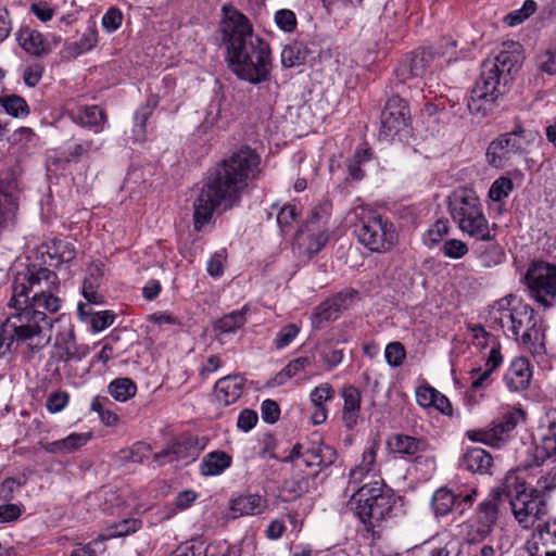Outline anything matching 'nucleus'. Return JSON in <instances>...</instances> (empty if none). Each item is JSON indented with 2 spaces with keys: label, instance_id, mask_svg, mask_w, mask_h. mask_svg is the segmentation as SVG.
Wrapping results in <instances>:
<instances>
[{
  "label": "nucleus",
  "instance_id": "obj_1",
  "mask_svg": "<svg viewBox=\"0 0 556 556\" xmlns=\"http://www.w3.org/2000/svg\"><path fill=\"white\" fill-rule=\"evenodd\" d=\"M261 175V156L243 147L217 163L203 182L193 201V228L201 231L211 223L214 212L229 211L240 205L249 184Z\"/></svg>",
  "mask_w": 556,
  "mask_h": 556
},
{
  "label": "nucleus",
  "instance_id": "obj_2",
  "mask_svg": "<svg viewBox=\"0 0 556 556\" xmlns=\"http://www.w3.org/2000/svg\"><path fill=\"white\" fill-rule=\"evenodd\" d=\"M218 31L228 67L239 79L253 85L269 80L273 70L269 42L254 33L247 15L231 4L223 5Z\"/></svg>",
  "mask_w": 556,
  "mask_h": 556
},
{
  "label": "nucleus",
  "instance_id": "obj_3",
  "mask_svg": "<svg viewBox=\"0 0 556 556\" xmlns=\"http://www.w3.org/2000/svg\"><path fill=\"white\" fill-rule=\"evenodd\" d=\"M9 306L11 313L0 327V357H5L16 350L39 351L50 341L45 329L51 326L45 312L36 311L28 305Z\"/></svg>",
  "mask_w": 556,
  "mask_h": 556
},
{
  "label": "nucleus",
  "instance_id": "obj_4",
  "mask_svg": "<svg viewBox=\"0 0 556 556\" xmlns=\"http://www.w3.org/2000/svg\"><path fill=\"white\" fill-rule=\"evenodd\" d=\"M60 280L48 267L31 265L18 273L12 286V305H28L36 311L53 314L60 311Z\"/></svg>",
  "mask_w": 556,
  "mask_h": 556
},
{
  "label": "nucleus",
  "instance_id": "obj_5",
  "mask_svg": "<svg viewBox=\"0 0 556 556\" xmlns=\"http://www.w3.org/2000/svg\"><path fill=\"white\" fill-rule=\"evenodd\" d=\"M351 501L355 503V514L366 530L376 535V528L391 516L396 502L395 494L382 480H372L363 485L351 486Z\"/></svg>",
  "mask_w": 556,
  "mask_h": 556
},
{
  "label": "nucleus",
  "instance_id": "obj_6",
  "mask_svg": "<svg viewBox=\"0 0 556 556\" xmlns=\"http://www.w3.org/2000/svg\"><path fill=\"white\" fill-rule=\"evenodd\" d=\"M448 212L458 229L476 240L492 238V230H496V224L490 227L484 215L479 197L473 190H456L448 201Z\"/></svg>",
  "mask_w": 556,
  "mask_h": 556
},
{
  "label": "nucleus",
  "instance_id": "obj_7",
  "mask_svg": "<svg viewBox=\"0 0 556 556\" xmlns=\"http://www.w3.org/2000/svg\"><path fill=\"white\" fill-rule=\"evenodd\" d=\"M504 491L510 497L509 504L515 519L529 528L535 520H542L548 514V505L534 486L527 483L516 473H508L504 481Z\"/></svg>",
  "mask_w": 556,
  "mask_h": 556
},
{
  "label": "nucleus",
  "instance_id": "obj_8",
  "mask_svg": "<svg viewBox=\"0 0 556 556\" xmlns=\"http://www.w3.org/2000/svg\"><path fill=\"white\" fill-rule=\"evenodd\" d=\"M357 215L355 233L366 249L375 253H386L396 245L399 233L395 225L387 216L366 207H361Z\"/></svg>",
  "mask_w": 556,
  "mask_h": 556
},
{
  "label": "nucleus",
  "instance_id": "obj_9",
  "mask_svg": "<svg viewBox=\"0 0 556 556\" xmlns=\"http://www.w3.org/2000/svg\"><path fill=\"white\" fill-rule=\"evenodd\" d=\"M517 63V58L509 51H501L494 59H486L481 65V73L473 89L488 93L497 100L504 92L507 76Z\"/></svg>",
  "mask_w": 556,
  "mask_h": 556
},
{
  "label": "nucleus",
  "instance_id": "obj_10",
  "mask_svg": "<svg viewBox=\"0 0 556 556\" xmlns=\"http://www.w3.org/2000/svg\"><path fill=\"white\" fill-rule=\"evenodd\" d=\"M526 282L531 296L545 307L556 301V264L533 262L527 270Z\"/></svg>",
  "mask_w": 556,
  "mask_h": 556
},
{
  "label": "nucleus",
  "instance_id": "obj_11",
  "mask_svg": "<svg viewBox=\"0 0 556 556\" xmlns=\"http://www.w3.org/2000/svg\"><path fill=\"white\" fill-rule=\"evenodd\" d=\"M410 129L412 115L408 103L399 96L388 99L380 116V138L389 141L396 136H407Z\"/></svg>",
  "mask_w": 556,
  "mask_h": 556
},
{
  "label": "nucleus",
  "instance_id": "obj_12",
  "mask_svg": "<svg viewBox=\"0 0 556 556\" xmlns=\"http://www.w3.org/2000/svg\"><path fill=\"white\" fill-rule=\"evenodd\" d=\"M56 321L60 324V330L55 334L54 346L61 357H65V361L60 363L55 370H65L68 366V361H79L89 354L88 345H78L75 341L74 326L71 323V318L65 315H61Z\"/></svg>",
  "mask_w": 556,
  "mask_h": 556
},
{
  "label": "nucleus",
  "instance_id": "obj_13",
  "mask_svg": "<svg viewBox=\"0 0 556 556\" xmlns=\"http://www.w3.org/2000/svg\"><path fill=\"white\" fill-rule=\"evenodd\" d=\"M477 494L476 489L462 496V494H456L448 488H440L431 497V508L435 517H445L452 513L453 508L460 509L459 513L463 514L465 506L471 505Z\"/></svg>",
  "mask_w": 556,
  "mask_h": 556
},
{
  "label": "nucleus",
  "instance_id": "obj_14",
  "mask_svg": "<svg viewBox=\"0 0 556 556\" xmlns=\"http://www.w3.org/2000/svg\"><path fill=\"white\" fill-rule=\"evenodd\" d=\"M522 150V143L514 134H503L486 150V160L495 168H504L510 155Z\"/></svg>",
  "mask_w": 556,
  "mask_h": 556
},
{
  "label": "nucleus",
  "instance_id": "obj_15",
  "mask_svg": "<svg viewBox=\"0 0 556 556\" xmlns=\"http://www.w3.org/2000/svg\"><path fill=\"white\" fill-rule=\"evenodd\" d=\"M434 55V52L425 49L414 52L413 55L396 70L399 79L405 83L410 78H422L431 68Z\"/></svg>",
  "mask_w": 556,
  "mask_h": 556
},
{
  "label": "nucleus",
  "instance_id": "obj_16",
  "mask_svg": "<svg viewBox=\"0 0 556 556\" xmlns=\"http://www.w3.org/2000/svg\"><path fill=\"white\" fill-rule=\"evenodd\" d=\"M105 265L101 261L91 262L86 270L81 293L90 304H103L104 296L98 291L104 276Z\"/></svg>",
  "mask_w": 556,
  "mask_h": 556
},
{
  "label": "nucleus",
  "instance_id": "obj_17",
  "mask_svg": "<svg viewBox=\"0 0 556 556\" xmlns=\"http://www.w3.org/2000/svg\"><path fill=\"white\" fill-rule=\"evenodd\" d=\"M459 468L479 475H492L493 457L480 447H470L459 459Z\"/></svg>",
  "mask_w": 556,
  "mask_h": 556
},
{
  "label": "nucleus",
  "instance_id": "obj_18",
  "mask_svg": "<svg viewBox=\"0 0 556 556\" xmlns=\"http://www.w3.org/2000/svg\"><path fill=\"white\" fill-rule=\"evenodd\" d=\"M208 439L206 437L184 433L172 442L174 446L173 452L177 460H195L205 448Z\"/></svg>",
  "mask_w": 556,
  "mask_h": 556
},
{
  "label": "nucleus",
  "instance_id": "obj_19",
  "mask_svg": "<svg viewBox=\"0 0 556 556\" xmlns=\"http://www.w3.org/2000/svg\"><path fill=\"white\" fill-rule=\"evenodd\" d=\"M342 397L344 401L342 422L346 429L352 430L356 427L361 415V392L353 384H349L343 388Z\"/></svg>",
  "mask_w": 556,
  "mask_h": 556
},
{
  "label": "nucleus",
  "instance_id": "obj_20",
  "mask_svg": "<svg viewBox=\"0 0 556 556\" xmlns=\"http://www.w3.org/2000/svg\"><path fill=\"white\" fill-rule=\"evenodd\" d=\"M496 232L492 230V238L488 240H478L473 248V253L483 267L491 268L501 264L505 260L504 249L495 241Z\"/></svg>",
  "mask_w": 556,
  "mask_h": 556
},
{
  "label": "nucleus",
  "instance_id": "obj_21",
  "mask_svg": "<svg viewBox=\"0 0 556 556\" xmlns=\"http://www.w3.org/2000/svg\"><path fill=\"white\" fill-rule=\"evenodd\" d=\"M68 115L74 123L85 128H92L94 132H100L106 122L104 111L98 105L80 106L77 111L68 110Z\"/></svg>",
  "mask_w": 556,
  "mask_h": 556
},
{
  "label": "nucleus",
  "instance_id": "obj_22",
  "mask_svg": "<svg viewBox=\"0 0 556 556\" xmlns=\"http://www.w3.org/2000/svg\"><path fill=\"white\" fill-rule=\"evenodd\" d=\"M92 438V432L76 433L73 432L66 438L42 443L40 442L41 448L49 454H71L80 447L85 446Z\"/></svg>",
  "mask_w": 556,
  "mask_h": 556
},
{
  "label": "nucleus",
  "instance_id": "obj_23",
  "mask_svg": "<svg viewBox=\"0 0 556 556\" xmlns=\"http://www.w3.org/2000/svg\"><path fill=\"white\" fill-rule=\"evenodd\" d=\"M20 47L30 55L41 56L50 52L49 45L41 33L30 27H22L16 33Z\"/></svg>",
  "mask_w": 556,
  "mask_h": 556
},
{
  "label": "nucleus",
  "instance_id": "obj_24",
  "mask_svg": "<svg viewBox=\"0 0 556 556\" xmlns=\"http://www.w3.org/2000/svg\"><path fill=\"white\" fill-rule=\"evenodd\" d=\"M525 418L526 413L522 409L513 408L503 414L500 419L493 421L490 430L491 432H494L495 435V438H493L494 445H497L500 442L507 440L519 421L525 420Z\"/></svg>",
  "mask_w": 556,
  "mask_h": 556
},
{
  "label": "nucleus",
  "instance_id": "obj_25",
  "mask_svg": "<svg viewBox=\"0 0 556 556\" xmlns=\"http://www.w3.org/2000/svg\"><path fill=\"white\" fill-rule=\"evenodd\" d=\"M517 302L513 295L496 301L489 311L490 323L498 326L505 332L507 327L511 326Z\"/></svg>",
  "mask_w": 556,
  "mask_h": 556
},
{
  "label": "nucleus",
  "instance_id": "obj_26",
  "mask_svg": "<svg viewBox=\"0 0 556 556\" xmlns=\"http://www.w3.org/2000/svg\"><path fill=\"white\" fill-rule=\"evenodd\" d=\"M45 249L42 254L49 258V266L56 267L63 263H70L76 256L74 244L66 240L53 239L45 245Z\"/></svg>",
  "mask_w": 556,
  "mask_h": 556
},
{
  "label": "nucleus",
  "instance_id": "obj_27",
  "mask_svg": "<svg viewBox=\"0 0 556 556\" xmlns=\"http://www.w3.org/2000/svg\"><path fill=\"white\" fill-rule=\"evenodd\" d=\"M502 495L503 491L493 490L489 497L478 505L472 521L493 529L498 517V506L502 501Z\"/></svg>",
  "mask_w": 556,
  "mask_h": 556
},
{
  "label": "nucleus",
  "instance_id": "obj_28",
  "mask_svg": "<svg viewBox=\"0 0 556 556\" xmlns=\"http://www.w3.org/2000/svg\"><path fill=\"white\" fill-rule=\"evenodd\" d=\"M267 508V501L260 494H241L230 502V510L236 516L262 514Z\"/></svg>",
  "mask_w": 556,
  "mask_h": 556
},
{
  "label": "nucleus",
  "instance_id": "obj_29",
  "mask_svg": "<svg viewBox=\"0 0 556 556\" xmlns=\"http://www.w3.org/2000/svg\"><path fill=\"white\" fill-rule=\"evenodd\" d=\"M334 397V390L331 384L316 387L309 394L311 403L314 406V412L311 420L314 425H323L327 420L328 409L326 403L332 401Z\"/></svg>",
  "mask_w": 556,
  "mask_h": 556
},
{
  "label": "nucleus",
  "instance_id": "obj_30",
  "mask_svg": "<svg viewBox=\"0 0 556 556\" xmlns=\"http://www.w3.org/2000/svg\"><path fill=\"white\" fill-rule=\"evenodd\" d=\"M389 447L394 452L406 456H415L428 448V442L425 439H418L407 434H393L388 440Z\"/></svg>",
  "mask_w": 556,
  "mask_h": 556
},
{
  "label": "nucleus",
  "instance_id": "obj_31",
  "mask_svg": "<svg viewBox=\"0 0 556 556\" xmlns=\"http://www.w3.org/2000/svg\"><path fill=\"white\" fill-rule=\"evenodd\" d=\"M232 464V457L225 451H213L207 453L201 460L199 471L204 477L222 475Z\"/></svg>",
  "mask_w": 556,
  "mask_h": 556
},
{
  "label": "nucleus",
  "instance_id": "obj_32",
  "mask_svg": "<svg viewBox=\"0 0 556 556\" xmlns=\"http://www.w3.org/2000/svg\"><path fill=\"white\" fill-rule=\"evenodd\" d=\"M534 311L521 302L516 303V311L514 318H511V326H508L505 333L510 332L514 339H518L519 336L530 327V324L534 321Z\"/></svg>",
  "mask_w": 556,
  "mask_h": 556
},
{
  "label": "nucleus",
  "instance_id": "obj_33",
  "mask_svg": "<svg viewBox=\"0 0 556 556\" xmlns=\"http://www.w3.org/2000/svg\"><path fill=\"white\" fill-rule=\"evenodd\" d=\"M502 363L503 355L501 353V346L495 344L490 349L488 356L485 357L484 366L472 368L470 370L472 382H483L498 366L502 365Z\"/></svg>",
  "mask_w": 556,
  "mask_h": 556
},
{
  "label": "nucleus",
  "instance_id": "obj_34",
  "mask_svg": "<svg viewBox=\"0 0 556 556\" xmlns=\"http://www.w3.org/2000/svg\"><path fill=\"white\" fill-rule=\"evenodd\" d=\"M342 303L343 299L341 295H336L320 303L313 314V325L315 327H320L325 321L336 319L339 311L341 309Z\"/></svg>",
  "mask_w": 556,
  "mask_h": 556
},
{
  "label": "nucleus",
  "instance_id": "obj_35",
  "mask_svg": "<svg viewBox=\"0 0 556 556\" xmlns=\"http://www.w3.org/2000/svg\"><path fill=\"white\" fill-rule=\"evenodd\" d=\"M376 455H377V447L375 444L366 448L362 454V462L356 465L354 468L350 471V483L349 488L359 484V482L368 475L372 466L376 462Z\"/></svg>",
  "mask_w": 556,
  "mask_h": 556
},
{
  "label": "nucleus",
  "instance_id": "obj_36",
  "mask_svg": "<svg viewBox=\"0 0 556 556\" xmlns=\"http://www.w3.org/2000/svg\"><path fill=\"white\" fill-rule=\"evenodd\" d=\"M248 305L240 309L232 311L217 319L214 323V330L222 333H231L241 328L247 323Z\"/></svg>",
  "mask_w": 556,
  "mask_h": 556
},
{
  "label": "nucleus",
  "instance_id": "obj_37",
  "mask_svg": "<svg viewBox=\"0 0 556 556\" xmlns=\"http://www.w3.org/2000/svg\"><path fill=\"white\" fill-rule=\"evenodd\" d=\"M486 94L480 92V89H471L467 101V109L471 115L484 117L493 110L496 100Z\"/></svg>",
  "mask_w": 556,
  "mask_h": 556
},
{
  "label": "nucleus",
  "instance_id": "obj_38",
  "mask_svg": "<svg viewBox=\"0 0 556 556\" xmlns=\"http://www.w3.org/2000/svg\"><path fill=\"white\" fill-rule=\"evenodd\" d=\"M308 49L302 42L294 41L281 51V64L286 68L300 66L306 62Z\"/></svg>",
  "mask_w": 556,
  "mask_h": 556
},
{
  "label": "nucleus",
  "instance_id": "obj_39",
  "mask_svg": "<svg viewBox=\"0 0 556 556\" xmlns=\"http://www.w3.org/2000/svg\"><path fill=\"white\" fill-rule=\"evenodd\" d=\"M86 308V304L79 303L77 306V314L81 320H86L88 316H91L90 325L93 331H102L114 323L115 314L112 311H101L91 314Z\"/></svg>",
  "mask_w": 556,
  "mask_h": 556
},
{
  "label": "nucleus",
  "instance_id": "obj_40",
  "mask_svg": "<svg viewBox=\"0 0 556 556\" xmlns=\"http://www.w3.org/2000/svg\"><path fill=\"white\" fill-rule=\"evenodd\" d=\"M532 370L527 357H516L506 372V382H530Z\"/></svg>",
  "mask_w": 556,
  "mask_h": 556
},
{
  "label": "nucleus",
  "instance_id": "obj_41",
  "mask_svg": "<svg viewBox=\"0 0 556 556\" xmlns=\"http://www.w3.org/2000/svg\"><path fill=\"white\" fill-rule=\"evenodd\" d=\"M517 340L520 342V344H522L525 349L533 354L541 353L544 348L543 333L536 327L535 320L530 324V327L522 331Z\"/></svg>",
  "mask_w": 556,
  "mask_h": 556
},
{
  "label": "nucleus",
  "instance_id": "obj_42",
  "mask_svg": "<svg viewBox=\"0 0 556 556\" xmlns=\"http://www.w3.org/2000/svg\"><path fill=\"white\" fill-rule=\"evenodd\" d=\"M0 104L13 117H25L29 114L27 102L17 94H2L0 97Z\"/></svg>",
  "mask_w": 556,
  "mask_h": 556
},
{
  "label": "nucleus",
  "instance_id": "obj_43",
  "mask_svg": "<svg viewBox=\"0 0 556 556\" xmlns=\"http://www.w3.org/2000/svg\"><path fill=\"white\" fill-rule=\"evenodd\" d=\"M312 367V358L309 356H302L291 361L278 375L279 382L287 379L299 378L301 374L305 372L307 368Z\"/></svg>",
  "mask_w": 556,
  "mask_h": 556
},
{
  "label": "nucleus",
  "instance_id": "obj_44",
  "mask_svg": "<svg viewBox=\"0 0 556 556\" xmlns=\"http://www.w3.org/2000/svg\"><path fill=\"white\" fill-rule=\"evenodd\" d=\"M141 527L139 519L130 518L118 521L106 529L105 534H101L104 541L113 538H121L138 531Z\"/></svg>",
  "mask_w": 556,
  "mask_h": 556
},
{
  "label": "nucleus",
  "instance_id": "obj_45",
  "mask_svg": "<svg viewBox=\"0 0 556 556\" xmlns=\"http://www.w3.org/2000/svg\"><path fill=\"white\" fill-rule=\"evenodd\" d=\"M513 189V180L508 177L502 176L492 182L488 197L493 202H502L509 197Z\"/></svg>",
  "mask_w": 556,
  "mask_h": 556
},
{
  "label": "nucleus",
  "instance_id": "obj_46",
  "mask_svg": "<svg viewBox=\"0 0 556 556\" xmlns=\"http://www.w3.org/2000/svg\"><path fill=\"white\" fill-rule=\"evenodd\" d=\"M450 231V223L446 218L438 219L425 235L424 241L428 248H433L447 236Z\"/></svg>",
  "mask_w": 556,
  "mask_h": 556
},
{
  "label": "nucleus",
  "instance_id": "obj_47",
  "mask_svg": "<svg viewBox=\"0 0 556 556\" xmlns=\"http://www.w3.org/2000/svg\"><path fill=\"white\" fill-rule=\"evenodd\" d=\"M151 446L144 442H136L131 447L121 451V458L125 462L143 464L150 456Z\"/></svg>",
  "mask_w": 556,
  "mask_h": 556
},
{
  "label": "nucleus",
  "instance_id": "obj_48",
  "mask_svg": "<svg viewBox=\"0 0 556 556\" xmlns=\"http://www.w3.org/2000/svg\"><path fill=\"white\" fill-rule=\"evenodd\" d=\"M330 238L329 227L318 229L316 232H312L307 236L306 253L309 257L318 254L325 245L328 243Z\"/></svg>",
  "mask_w": 556,
  "mask_h": 556
},
{
  "label": "nucleus",
  "instance_id": "obj_49",
  "mask_svg": "<svg viewBox=\"0 0 556 556\" xmlns=\"http://www.w3.org/2000/svg\"><path fill=\"white\" fill-rule=\"evenodd\" d=\"M332 214V203L325 200L316 205L307 217V225L321 224L323 228L328 227Z\"/></svg>",
  "mask_w": 556,
  "mask_h": 556
},
{
  "label": "nucleus",
  "instance_id": "obj_50",
  "mask_svg": "<svg viewBox=\"0 0 556 556\" xmlns=\"http://www.w3.org/2000/svg\"><path fill=\"white\" fill-rule=\"evenodd\" d=\"M17 210L16 199L0 189V226L12 220Z\"/></svg>",
  "mask_w": 556,
  "mask_h": 556
},
{
  "label": "nucleus",
  "instance_id": "obj_51",
  "mask_svg": "<svg viewBox=\"0 0 556 556\" xmlns=\"http://www.w3.org/2000/svg\"><path fill=\"white\" fill-rule=\"evenodd\" d=\"M441 252L447 258L459 260L468 254L469 248L460 239H448L443 243Z\"/></svg>",
  "mask_w": 556,
  "mask_h": 556
},
{
  "label": "nucleus",
  "instance_id": "obj_52",
  "mask_svg": "<svg viewBox=\"0 0 556 556\" xmlns=\"http://www.w3.org/2000/svg\"><path fill=\"white\" fill-rule=\"evenodd\" d=\"M552 457L556 458V443H553L551 440L543 439L542 445L535 447L533 462L527 467H540L546 459Z\"/></svg>",
  "mask_w": 556,
  "mask_h": 556
},
{
  "label": "nucleus",
  "instance_id": "obj_53",
  "mask_svg": "<svg viewBox=\"0 0 556 556\" xmlns=\"http://www.w3.org/2000/svg\"><path fill=\"white\" fill-rule=\"evenodd\" d=\"M538 67L548 75H556V42L538 56Z\"/></svg>",
  "mask_w": 556,
  "mask_h": 556
},
{
  "label": "nucleus",
  "instance_id": "obj_54",
  "mask_svg": "<svg viewBox=\"0 0 556 556\" xmlns=\"http://www.w3.org/2000/svg\"><path fill=\"white\" fill-rule=\"evenodd\" d=\"M275 23L279 29L292 33L298 25L296 15L292 10L280 9L275 13Z\"/></svg>",
  "mask_w": 556,
  "mask_h": 556
},
{
  "label": "nucleus",
  "instance_id": "obj_55",
  "mask_svg": "<svg viewBox=\"0 0 556 556\" xmlns=\"http://www.w3.org/2000/svg\"><path fill=\"white\" fill-rule=\"evenodd\" d=\"M123 13L118 8H110L102 16V27L109 34L116 31L123 23Z\"/></svg>",
  "mask_w": 556,
  "mask_h": 556
},
{
  "label": "nucleus",
  "instance_id": "obj_56",
  "mask_svg": "<svg viewBox=\"0 0 556 556\" xmlns=\"http://www.w3.org/2000/svg\"><path fill=\"white\" fill-rule=\"evenodd\" d=\"M536 11V3L533 0H526L522 8L510 12L506 16V22L510 26L522 23L526 18L532 15Z\"/></svg>",
  "mask_w": 556,
  "mask_h": 556
},
{
  "label": "nucleus",
  "instance_id": "obj_57",
  "mask_svg": "<svg viewBox=\"0 0 556 556\" xmlns=\"http://www.w3.org/2000/svg\"><path fill=\"white\" fill-rule=\"evenodd\" d=\"M242 386L243 384H233V389L238 390V392H232L230 394L228 391V388H224V387L219 388V384H214V387H213L214 400L213 401H216L218 404H220L223 406L230 405L239 396V393L242 390Z\"/></svg>",
  "mask_w": 556,
  "mask_h": 556
},
{
  "label": "nucleus",
  "instance_id": "obj_58",
  "mask_svg": "<svg viewBox=\"0 0 556 556\" xmlns=\"http://www.w3.org/2000/svg\"><path fill=\"white\" fill-rule=\"evenodd\" d=\"M300 328L295 324H288L285 327H282L276 338H275V345L277 349H283L288 346L299 334Z\"/></svg>",
  "mask_w": 556,
  "mask_h": 556
},
{
  "label": "nucleus",
  "instance_id": "obj_59",
  "mask_svg": "<svg viewBox=\"0 0 556 556\" xmlns=\"http://www.w3.org/2000/svg\"><path fill=\"white\" fill-rule=\"evenodd\" d=\"M70 395L66 391H54L49 394L46 403L48 412L55 414L62 412L68 404Z\"/></svg>",
  "mask_w": 556,
  "mask_h": 556
},
{
  "label": "nucleus",
  "instance_id": "obj_60",
  "mask_svg": "<svg viewBox=\"0 0 556 556\" xmlns=\"http://www.w3.org/2000/svg\"><path fill=\"white\" fill-rule=\"evenodd\" d=\"M25 482V480L13 477L4 479L0 484V500L10 503L14 498V493L18 491Z\"/></svg>",
  "mask_w": 556,
  "mask_h": 556
},
{
  "label": "nucleus",
  "instance_id": "obj_61",
  "mask_svg": "<svg viewBox=\"0 0 556 556\" xmlns=\"http://www.w3.org/2000/svg\"><path fill=\"white\" fill-rule=\"evenodd\" d=\"M415 395L418 405L424 408L432 407L433 403H435L433 399L438 396L437 389L430 384H419L416 388Z\"/></svg>",
  "mask_w": 556,
  "mask_h": 556
},
{
  "label": "nucleus",
  "instance_id": "obj_62",
  "mask_svg": "<svg viewBox=\"0 0 556 556\" xmlns=\"http://www.w3.org/2000/svg\"><path fill=\"white\" fill-rule=\"evenodd\" d=\"M384 355L388 364L395 367L403 363L406 352L402 343L391 342L387 345Z\"/></svg>",
  "mask_w": 556,
  "mask_h": 556
},
{
  "label": "nucleus",
  "instance_id": "obj_63",
  "mask_svg": "<svg viewBox=\"0 0 556 556\" xmlns=\"http://www.w3.org/2000/svg\"><path fill=\"white\" fill-rule=\"evenodd\" d=\"M492 528L472 521L469 525V529L467 532V542L469 544L480 543L484 541L492 533Z\"/></svg>",
  "mask_w": 556,
  "mask_h": 556
},
{
  "label": "nucleus",
  "instance_id": "obj_64",
  "mask_svg": "<svg viewBox=\"0 0 556 556\" xmlns=\"http://www.w3.org/2000/svg\"><path fill=\"white\" fill-rule=\"evenodd\" d=\"M104 542V538L102 535H98L94 540L89 543L81 544L78 543L76 547L72 551L71 556H98L97 546Z\"/></svg>",
  "mask_w": 556,
  "mask_h": 556
}]
</instances>
